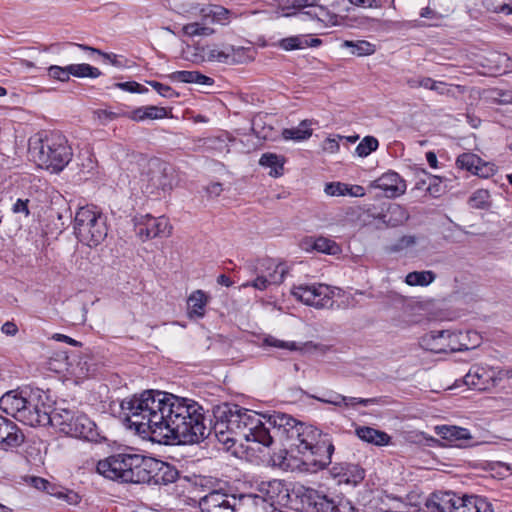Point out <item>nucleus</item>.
<instances>
[{"label":"nucleus","mask_w":512,"mask_h":512,"mask_svg":"<svg viewBox=\"0 0 512 512\" xmlns=\"http://www.w3.org/2000/svg\"><path fill=\"white\" fill-rule=\"evenodd\" d=\"M149 460V456L136 454L134 459L129 463L131 465L130 472L123 474L126 477L125 483L147 484Z\"/></svg>","instance_id":"nucleus-20"},{"label":"nucleus","mask_w":512,"mask_h":512,"mask_svg":"<svg viewBox=\"0 0 512 512\" xmlns=\"http://www.w3.org/2000/svg\"><path fill=\"white\" fill-rule=\"evenodd\" d=\"M167 109L164 107H158V106H145V115L146 120H156V119H163L167 117Z\"/></svg>","instance_id":"nucleus-51"},{"label":"nucleus","mask_w":512,"mask_h":512,"mask_svg":"<svg viewBox=\"0 0 512 512\" xmlns=\"http://www.w3.org/2000/svg\"><path fill=\"white\" fill-rule=\"evenodd\" d=\"M446 353L466 351L478 347L482 341L476 331L453 332L446 330Z\"/></svg>","instance_id":"nucleus-13"},{"label":"nucleus","mask_w":512,"mask_h":512,"mask_svg":"<svg viewBox=\"0 0 512 512\" xmlns=\"http://www.w3.org/2000/svg\"><path fill=\"white\" fill-rule=\"evenodd\" d=\"M76 45H77V47L81 48L82 50H87V51H90L91 53H97V54L102 55L105 59L109 60V62L114 66H117V67L122 66L120 61L117 59V55L114 53H104V52H101L99 49H96V48H93V47H90V46H87L84 44H76Z\"/></svg>","instance_id":"nucleus-52"},{"label":"nucleus","mask_w":512,"mask_h":512,"mask_svg":"<svg viewBox=\"0 0 512 512\" xmlns=\"http://www.w3.org/2000/svg\"><path fill=\"white\" fill-rule=\"evenodd\" d=\"M496 172L495 165L490 162H485L481 159V164H478L474 170V175L481 178H489Z\"/></svg>","instance_id":"nucleus-48"},{"label":"nucleus","mask_w":512,"mask_h":512,"mask_svg":"<svg viewBox=\"0 0 512 512\" xmlns=\"http://www.w3.org/2000/svg\"><path fill=\"white\" fill-rule=\"evenodd\" d=\"M478 164H481V158L474 153H463L456 159V165L459 168L465 169L472 174L474 173V170Z\"/></svg>","instance_id":"nucleus-41"},{"label":"nucleus","mask_w":512,"mask_h":512,"mask_svg":"<svg viewBox=\"0 0 512 512\" xmlns=\"http://www.w3.org/2000/svg\"><path fill=\"white\" fill-rule=\"evenodd\" d=\"M379 147V141L374 136H365L357 145L355 153L359 157H367Z\"/></svg>","instance_id":"nucleus-39"},{"label":"nucleus","mask_w":512,"mask_h":512,"mask_svg":"<svg viewBox=\"0 0 512 512\" xmlns=\"http://www.w3.org/2000/svg\"><path fill=\"white\" fill-rule=\"evenodd\" d=\"M48 396L40 390H29L26 405L19 412L17 421L31 427L47 426L51 422V406L46 403Z\"/></svg>","instance_id":"nucleus-8"},{"label":"nucleus","mask_w":512,"mask_h":512,"mask_svg":"<svg viewBox=\"0 0 512 512\" xmlns=\"http://www.w3.org/2000/svg\"><path fill=\"white\" fill-rule=\"evenodd\" d=\"M227 502L230 501L228 500V495L226 493H223L220 490H213L200 499L199 507L201 511H204L206 509L215 508L217 506L223 505Z\"/></svg>","instance_id":"nucleus-33"},{"label":"nucleus","mask_w":512,"mask_h":512,"mask_svg":"<svg viewBox=\"0 0 512 512\" xmlns=\"http://www.w3.org/2000/svg\"><path fill=\"white\" fill-rule=\"evenodd\" d=\"M355 432L362 441L376 446H386L391 440V437L386 432L368 426H360L356 428Z\"/></svg>","instance_id":"nucleus-24"},{"label":"nucleus","mask_w":512,"mask_h":512,"mask_svg":"<svg viewBox=\"0 0 512 512\" xmlns=\"http://www.w3.org/2000/svg\"><path fill=\"white\" fill-rule=\"evenodd\" d=\"M29 199H17L16 202L12 205L11 211L14 214H23L25 217H29L30 210H29Z\"/></svg>","instance_id":"nucleus-55"},{"label":"nucleus","mask_w":512,"mask_h":512,"mask_svg":"<svg viewBox=\"0 0 512 512\" xmlns=\"http://www.w3.org/2000/svg\"><path fill=\"white\" fill-rule=\"evenodd\" d=\"M124 116L136 122L144 121L146 120L145 106L135 108L132 111L125 113Z\"/></svg>","instance_id":"nucleus-56"},{"label":"nucleus","mask_w":512,"mask_h":512,"mask_svg":"<svg viewBox=\"0 0 512 512\" xmlns=\"http://www.w3.org/2000/svg\"><path fill=\"white\" fill-rule=\"evenodd\" d=\"M436 279V274L431 270L413 271L406 275L405 283L409 286H428Z\"/></svg>","instance_id":"nucleus-31"},{"label":"nucleus","mask_w":512,"mask_h":512,"mask_svg":"<svg viewBox=\"0 0 512 512\" xmlns=\"http://www.w3.org/2000/svg\"><path fill=\"white\" fill-rule=\"evenodd\" d=\"M171 230L169 220L163 216L153 217L146 214L136 219L135 232L143 242L156 237H168Z\"/></svg>","instance_id":"nucleus-11"},{"label":"nucleus","mask_w":512,"mask_h":512,"mask_svg":"<svg viewBox=\"0 0 512 512\" xmlns=\"http://www.w3.org/2000/svg\"><path fill=\"white\" fill-rule=\"evenodd\" d=\"M432 512H494L492 502L480 495H458L452 491L433 494L427 504Z\"/></svg>","instance_id":"nucleus-6"},{"label":"nucleus","mask_w":512,"mask_h":512,"mask_svg":"<svg viewBox=\"0 0 512 512\" xmlns=\"http://www.w3.org/2000/svg\"><path fill=\"white\" fill-rule=\"evenodd\" d=\"M52 339H54L56 341L68 343L69 345L75 346V347H79L82 345L81 342H79L67 335H64V334L56 333L52 336Z\"/></svg>","instance_id":"nucleus-58"},{"label":"nucleus","mask_w":512,"mask_h":512,"mask_svg":"<svg viewBox=\"0 0 512 512\" xmlns=\"http://www.w3.org/2000/svg\"><path fill=\"white\" fill-rule=\"evenodd\" d=\"M208 297L202 290L194 291L187 300L188 315L190 318H202L205 315V308Z\"/></svg>","instance_id":"nucleus-26"},{"label":"nucleus","mask_w":512,"mask_h":512,"mask_svg":"<svg viewBox=\"0 0 512 512\" xmlns=\"http://www.w3.org/2000/svg\"><path fill=\"white\" fill-rule=\"evenodd\" d=\"M468 204L473 209H488L490 207V193L486 189H478L468 199Z\"/></svg>","instance_id":"nucleus-37"},{"label":"nucleus","mask_w":512,"mask_h":512,"mask_svg":"<svg viewBox=\"0 0 512 512\" xmlns=\"http://www.w3.org/2000/svg\"><path fill=\"white\" fill-rule=\"evenodd\" d=\"M48 75L49 77L61 82H67L70 79V73H68L67 66L61 67L52 65L48 68Z\"/></svg>","instance_id":"nucleus-49"},{"label":"nucleus","mask_w":512,"mask_h":512,"mask_svg":"<svg viewBox=\"0 0 512 512\" xmlns=\"http://www.w3.org/2000/svg\"><path fill=\"white\" fill-rule=\"evenodd\" d=\"M28 155L38 167L59 173L69 164L73 153L64 135L43 131L29 138Z\"/></svg>","instance_id":"nucleus-3"},{"label":"nucleus","mask_w":512,"mask_h":512,"mask_svg":"<svg viewBox=\"0 0 512 512\" xmlns=\"http://www.w3.org/2000/svg\"><path fill=\"white\" fill-rule=\"evenodd\" d=\"M420 16L428 19H438L440 15L430 7H424L420 10Z\"/></svg>","instance_id":"nucleus-62"},{"label":"nucleus","mask_w":512,"mask_h":512,"mask_svg":"<svg viewBox=\"0 0 512 512\" xmlns=\"http://www.w3.org/2000/svg\"><path fill=\"white\" fill-rule=\"evenodd\" d=\"M324 191L329 196H341L346 194L348 187L346 184L332 182L326 184Z\"/></svg>","instance_id":"nucleus-54"},{"label":"nucleus","mask_w":512,"mask_h":512,"mask_svg":"<svg viewBox=\"0 0 512 512\" xmlns=\"http://www.w3.org/2000/svg\"><path fill=\"white\" fill-rule=\"evenodd\" d=\"M305 395L308 398L317 400L321 403L331 404V405H334L337 407H341L342 402H344V395H342L336 391H333V390H327L322 396H317V395L310 394L307 392H305Z\"/></svg>","instance_id":"nucleus-38"},{"label":"nucleus","mask_w":512,"mask_h":512,"mask_svg":"<svg viewBox=\"0 0 512 512\" xmlns=\"http://www.w3.org/2000/svg\"><path fill=\"white\" fill-rule=\"evenodd\" d=\"M426 160L431 168L436 169L438 167L437 156L433 151H428L426 153Z\"/></svg>","instance_id":"nucleus-64"},{"label":"nucleus","mask_w":512,"mask_h":512,"mask_svg":"<svg viewBox=\"0 0 512 512\" xmlns=\"http://www.w3.org/2000/svg\"><path fill=\"white\" fill-rule=\"evenodd\" d=\"M373 186L381 189L388 198H396L406 191L405 180L394 171L382 174L373 182Z\"/></svg>","instance_id":"nucleus-14"},{"label":"nucleus","mask_w":512,"mask_h":512,"mask_svg":"<svg viewBox=\"0 0 512 512\" xmlns=\"http://www.w3.org/2000/svg\"><path fill=\"white\" fill-rule=\"evenodd\" d=\"M309 287L312 298H315L314 301L325 303V307L332 306L333 297L329 286L325 284H311Z\"/></svg>","instance_id":"nucleus-36"},{"label":"nucleus","mask_w":512,"mask_h":512,"mask_svg":"<svg viewBox=\"0 0 512 512\" xmlns=\"http://www.w3.org/2000/svg\"><path fill=\"white\" fill-rule=\"evenodd\" d=\"M416 243V239L414 236H402L399 238L394 244L390 245L388 250L389 252H400L408 247L413 246Z\"/></svg>","instance_id":"nucleus-47"},{"label":"nucleus","mask_w":512,"mask_h":512,"mask_svg":"<svg viewBox=\"0 0 512 512\" xmlns=\"http://www.w3.org/2000/svg\"><path fill=\"white\" fill-rule=\"evenodd\" d=\"M28 393V390H11L6 392L0 398V409L17 420L19 412L26 405Z\"/></svg>","instance_id":"nucleus-19"},{"label":"nucleus","mask_w":512,"mask_h":512,"mask_svg":"<svg viewBox=\"0 0 512 512\" xmlns=\"http://www.w3.org/2000/svg\"><path fill=\"white\" fill-rule=\"evenodd\" d=\"M418 85L425 89L432 90L435 87V80L430 77H420L418 78Z\"/></svg>","instance_id":"nucleus-63"},{"label":"nucleus","mask_w":512,"mask_h":512,"mask_svg":"<svg viewBox=\"0 0 512 512\" xmlns=\"http://www.w3.org/2000/svg\"><path fill=\"white\" fill-rule=\"evenodd\" d=\"M285 158L275 153L262 154L259 164L262 167L270 168L269 175L272 177H280L283 175Z\"/></svg>","instance_id":"nucleus-29"},{"label":"nucleus","mask_w":512,"mask_h":512,"mask_svg":"<svg viewBox=\"0 0 512 512\" xmlns=\"http://www.w3.org/2000/svg\"><path fill=\"white\" fill-rule=\"evenodd\" d=\"M114 87L130 93L143 94L148 92V89L144 85L136 81L117 82L114 84Z\"/></svg>","instance_id":"nucleus-46"},{"label":"nucleus","mask_w":512,"mask_h":512,"mask_svg":"<svg viewBox=\"0 0 512 512\" xmlns=\"http://www.w3.org/2000/svg\"><path fill=\"white\" fill-rule=\"evenodd\" d=\"M250 49L226 45L222 49L215 47L209 50L207 56L210 61H217L225 64L242 63L246 60V52Z\"/></svg>","instance_id":"nucleus-18"},{"label":"nucleus","mask_w":512,"mask_h":512,"mask_svg":"<svg viewBox=\"0 0 512 512\" xmlns=\"http://www.w3.org/2000/svg\"><path fill=\"white\" fill-rule=\"evenodd\" d=\"M436 434L442 439L447 440L451 445L459 448L468 447L473 440V436L466 428L452 425H441L435 427Z\"/></svg>","instance_id":"nucleus-17"},{"label":"nucleus","mask_w":512,"mask_h":512,"mask_svg":"<svg viewBox=\"0 0 512 512\" xmlns=\"http://www.w3.org/2000/svg\"><path fill=\"white\" fill-rule=\"evenodd\" d=\"M67 70L77 78H97L102 74L98 68L87 63L67 65Z\"/></svg>","instance_id":"nucleus-34"},{"label":"nucleus","mask_w":512,"mask_h":512,"mask_svg":"<svg viewBox=\"0 0 512 512\" xmlns=\"http://www.w3.org/2000/svg\"><path fill=\"white\" fill-rule=\"evenodd\" d=\"M331 474L339 483L356 486L364 480L366 472L358 464L339 463L332 467Z\"/></svg>","instance_id":"nucleus-15"},{"label":"nucleus","mask_w":512,"mask_h":512,"mask_svg":"<svg viewBox=\"0 0 512 512\" xmlns=\"http://www.w3.org/2000/svg\"><path fill=\"white\" fill-rule=\"evenodd\" d=\"M304 244L307 250L311 247L313 250L328 255H336L341 251L340 246L335 241L325 237L308 238Z\"/></svg>","instance_id":"nucleus-28"},{"label":"nucleus","mask_w":512,"mask_h":512,"mask_svg":"<svg viewBox=\"0 0 512 512\" xmlns=\"http://www.w3.org/2000/svg\"><path fill=\"white\" fill-rule=\"evenodd\" d=\"M291 294L297 300L301 301L305 305L312 306L317 309L325 308V303L314 301L315 298H312V294H311L310 287L308 284L294 286L291 290Z\"/></svg>","instance_id":"nucleus-32"},{"label":"nucleus","mask_w":512,"mask_h":512,"mask_svg":"<svg viewBox=\"0 0 512 512\" xmlns=\"http://www.w3.org/2000/svg\"><path fill=\"white\" fill-rule=\"evenodd\" d=\"M201 512H234V507L230 502H227L223 505L217 506L215 508L206 509Z\"/></svg>","instance_id":"nucleus-61"},{"label":"nucleus","mask_w":512,"mask_h":512,"mask_svg":"<svg viewBox=\"0 0 512 512\" xmlns=\"http://www.w3.org/2000/svg\"><path fill=\"white\" fill-rule=\"evenodd\" d=\"M265 346H271L279 349H287L290 351H296L299 349L298 345L294 341H283L273 336H268L263 340Z\"/></svg>","instance_id":"nucleus-42"},{"label":"nucleus","mask_w":512,"mask_h":512,"mask_svg":"<svg viewBox=\"0 0 512 512\" xmlns=\"http://www.w3.org/2000/svg\"><path fill=\"white\" fill-rule=\"evenodd\" d=\"M213 21L220 24H227L230 21L232 12L223 6L215 5L210 10Z\"/></svg>","instance_id":"nucleus-44"},{"label":"nucleus","mask_w":512,"mask_h":512,"mask_svg":"<svg viewBox=\"0 0 512 512\" xmlns=\"http://www.w3.org/2000/svg\"><path fill=\"white\" fill-rule=\"evenodd\" d=\"M293 494L300 500L302 510L313 509L316 512H357L350 500L342 495L326 494L323 491L299 485L293 488Z\"/></svg>","instance_id":"nucleus-7"},{"label":"nucleus","mask_w":512,"mask_h":512,"mask_svg":"<svg viewBox=\"0 0 512 512\" xmlns=\"http://www.w3.org/2000/svg\"><path fill=\"white\" fill-rule=\"evenodd\" d=\"M344 46L351 48V54L357 56H367L375 52V46L365 40L357 42L345 41Z\"/></svg>","instance_id":"nucleus-40"},{"label":"nucleus","mask_w":512,"mask_h":512,"mask_svg":"<svg viewBox=\"0 0 512 512\" xmlns=\"http://www.w3.org/2000/svg\"><path fill=\"white\" fill-rule=\"evenodd\" d=\"M136 454L132 449H128L124 452L110 455L97 463V472L110 480L125 483L126 477L123 474L130 472L131 465L129 463Z\"/></svg>","instance_id":"nucleus-10"},{"label":"nucleus","mask_w":512,"mask_h":512,"mask_svg":"<svg viewBox=\"0 0 512 512\" xmlns=\"http://www.w3.org/2000/svg\"><path fill=\"white\" fill-rule=\"evenodd\" d=\"M1 331L8 336H14L18 332V327L14 322L7 321L2 325Z\"/></svg>","instance_id":"nucleus-59"},{"label":"nucleus","mask_w":512,"mask_h":512,"mask_svg":"<svg viewBox=\"0 0 512 512\" xmlns=\"http://www.w3.org/2000/svg\"><path fill=\"white\" fill-rule=\"evenodd\" d=\"M73 228L81 243L96 247L107 237V217L97 206L86 205L77 210Z\"/></svg>","instance_id":"nucleus-5"},{"label":"nucleus","mask_w":512,"mask_h":512,"mask_svg":"<svg viewBox=\"0 0 512 512\" xmlns=\"http://www.w3.org/2000/svg\"><path fill=\"white\" fill-rule=\"evenodd\" d=\"M320 43L321 40L318 38H308L304 35H296L281 39L279 46L286 51H291L306 47H316Z\"/></svg>","instance_id":"nucleus-27"},{"label":"nucleus","mask_w":512,"mask_h":512,"mask_svg":"<svg viewBox=\"0 0 512 512\" xmlns=\"http://www.w3.org/2000/svg\"><path fill=\"white\" fill-rule=\"evenodd\" d=\"M49 425L60 433L79 440L92 443H101L106 440L96 423L86 413L74 406L70 407L64 401L52 410Z\"/></svg>","instance_id":"nucleus-4"},{"label":"nucleus","mask_w":512,"mask_h":512,"mask_svg":"<svg viewBox=\"0 0 512 512\" xmlns=\"http://www.w3.org/2000/svg\"><path fill=\"white\" fill-rule=\"evenodd\" d=\"M172 81L183 83H196L197 71H175L168 76Z\"/></svg>","instance_id":"nucleus-45"},{"label":"nucleus","mask_w":512,"mask_h":512,"mask_svg":"<svg viewBox=\"0 0 512 512\" xmlns=\"http://www.w3.org/2000/svg\"><path fill=\"white\" fill-rule=\"evenodd\" d=\"M310 122L303 120L297 127L285 128L282 131V137L285 140L303 141L307 140L312 135Z\"/></svg>","instance_id":"nucleus-30"},{"label":"nucleus","mask_w":512,"mask_h":512,"mask_svg":"<svg viewBox=\"0 0 512 512\" xmlns=\"http://www.w3.org/2000/svg\"><path fill=\"white\" fill-rule=\"evenodd\" d=\"M324 150L330 153H335L339 150L340 146L337 140L327 138L324 142Z\"/></svg>","instance_id":"nucleus-60"},{"label":"nucleus","mask_w":512,"mask_h":512,"mask_svg":"<svg viewBox=\"0 0 512 512\" xmlns=\"http://www.w3.org/2000/svg\"><path fill=\"white\" fill-rule=\"evenodd\" d=\"M147 83L165 98H173L178 96V93L168 85L162 84L158 81H148Z\"/></svg>","instance_id":"nucleus-50"},{"label":"nucleus","mask_w":512,"mask_h":512,"mask_svg":"<svg viewBox=\"0 0 512 512\" xmlns=\"http://www.w3.org/2000/svg\"><path fill=\"white\" fill-rule=\"evenodd\" d=\"M256 272L265 274L266 277L270 278V275L281 276V283H283L286 275L289 272V268L284 263H276L271 258H265L258 261L256 266Z\"/></svg>","instance_id":"nucleus-25"},{"label":"nucleus","mask_w":512,"mask_h":512,"mask_svg":"<svg viewBox=\"0 0 512 512\" xmlns=\"http://www.w3.org/2000/svg\"><path fill=\"white\" fill-rule=\"evenodd\" d=\"M225 411L232 417L225 424V429L231 425L234 435L241 437V442L252 441L264 447H270L275 441L281 443L283 449L271 457L275 465L288 467V455H300L303 463L311 465L314 470H323L332 462L335 451L332 436L311 424L282 412L266 416L246 409V412L233 416L231 408Z\"/></svg>","instance_id":"nucleus-2"},{"label":"nucleus","mask_w":512,"mask_h":512,"mask_svg":"<svg viewBox=\"0 0 512 512\" xmlns=\"http://www.w3.org/2000/svg\"><path fill=\"white\" fill-rule=\"evenodd\" d=\"M183 32L188 36H200V35H210L212 33V29L206 26L201 25L200 23L193 22L188 23L183 26Z\"/></svg>","instance_id":"nucleus-43"},{"label":"nucleus","mask_w":512,"mask_h":512,"mask_svg":"<svg viewBox=\"0 0 512 512\" xmlns=\"http://www.w3.org/2000/svg\"><path fill=\"white\" fill-rule=\"evenodd\" d=\"M25 436L18 426L0 415V449L8 450L19 447Z\"/></svg>","instance_id":"nucleus-16"},{"label":"nucleus","mask_w":512,"mask_h":512,"mask_svg":"<svg viewBox=\"0 0 512 512\" xmlns=\"http://www.w3.org/2000/svg\"><path fill=\"white\" fill-rule=\"evenodd\" d=\"M120 408L123 421L143 437L158 436L193 444L213 434L228 450L241 442V437L234 435L231 425L225 429L231 418L225 410L231 408L233 416L246 412L236 404L217 405L213 408L214 419L207 426L205 411L198 402L153 389L124 398Z\"/></svg>","instance_id":"nucleus-1"},{"label":"nucleus","mask_w":512,"mask_h":512,"mask_svg":"<svg viewBox=\"0 0 512 512\" xmlns=\"http://www.w3.org/2000/svg\"><path fill=\"white\" fill-rule=\"evenodd\" d=\"M150 185L155 189L166 191L172 188V177L165 165L155 161L149 173Z\"/></svg>","instance_id":"nucleus-23"},{"label":"nucleus","mask_w":512,"mask_h":512,"mask_svg":"<svg viewBox=\"0 0 512 512\" xmlns=\"http://www.w3.org/2000/svg\"><path fill=\"white\" fill-rule=\"evenodd\" d=\"M446 330H433L420 338V346L433 353H446Z\"/></svg>","instance_id":"nucleus-22"},{"label":"nucleus","mask_w":512,"mask_h":512,"mask_svg":"<svg viewBox=\"0 0 512 512\" xmlns=\"http://www.w3.org/2000/svg\"><path fill=\"white\" fill-rule=\"evenodd\" d=\"M177 468L162 460L150 457L148 470V485H169L179 478Z\"/></svg>","instance_id":"nucleus-12"},{"label":"nucleus","mask_w":512,"mask_h":512,"mask_svg":"<svg viewBox=\"0 0 512 512\" xmlns=\"http://www.w3.org/2000/svg\"><path fill=\"white\" fill-rule=\"evenodd\" d=\"M257 273V277L252 281H247L246 283L242 284V287H253L257 290L264 291L266 290L270 285H280L281 284V276H275L270 275L269 277H266L265 274Z\"/></svg>","instance_id":"nucleus-35"},{"label":"nucleus","mask_w":512,"mask_h":512,"mask_svg":"<svg viewBox=\"0 0 512 512\" xmlns=\"http://www.w3.org/2000/svg\"><path fill=\"white\" fill-rule=\"evenodd\" d=\"M386 404L385 397H373V398H359L358 405L367 407L370 405H383Z\"/></svg>","instance_id":"nucleus-57"},{"label":"nucleus","mask_w":512,"mask_h":512,"mask_svg":"<svg viewBox=\"0 0 512 512\" xmlns=\"http://www.w3.org/2000/svg\"><path fill=\"white\" fill-rule=\"evenodd\" d=\"M484 6L488 11L506 14L508 4L505 0H484Z\"/></svg>","instance_id":"nucleus-53"},{"label":"nucleus","mask_w":512,"mask_h":512,"mask_svg":"<svg viewBox=\"0 0 512 512\" xmlns=\"http://www.w3.org/2000/svg\"><path fill=\"white\" fill-rule=\"evenodd\" d=\"M278 2L279 7L284 12L285 16H292L296 14V11H299L301 9H304L306 7H311L313 10H309L305 12L306 15H308L311 19H319L320 16L317 13V9L320 12H323V9L321 7H316L315 4L317 0H275Z\"/></svg>","instance_id":"nucleus-21"},{"label":"nucleus","mask_w":512,"mask_h":512,"mask_svg":"<svg viewBox=\"0 0 512 512\" xmlns=\"http://www.w3.org/2000/svg\"><path fill=\"white\" fill-rule=\"evenodd\" d=\"M512 371L499 367L474 364L464 376V383L476 390H490L499 385L504 378H510Z\"/></svg>","instance_id":"nucleus-9"}]
</instances>
